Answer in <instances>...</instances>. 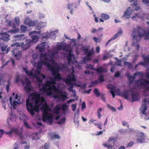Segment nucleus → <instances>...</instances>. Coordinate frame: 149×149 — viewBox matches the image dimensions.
<instances>
[{"label":"nucleus","mask_w":149,"mask_h":149,"mask_svg":"<svg viewBox=\"0 0 149 149\" xmlns=\"http://www.w3.org/2000/svg\"><path fill=\"white\" fill-rule=\"evenodd\" d=\"M144 65V63L140 62L135 65V68H136L139 65Z\"/></svg>","instance_id":"obj_59"},{"label":"nucleus","mask_w":149,"mask_h":149,"mask_svg":"<svg viewBox=\"0 0 149 149\" xmlns=\"http://www.w3.org/2000/svg\"><path fill=\"white\" fill-rule=\"evenodd\" d=\"M107 88L110 89L111 90H115L116 89L115 86L111 84H108L107 86Z\"/></svg>","instance_id":"obj_33"},{"label":"nucleus","mask_w":149,"mask_h":149,"mask_svg":"<svg viewBox=\"0 0 149 149\" xmlns=\"http://www.w3.org/2000/svg\"><path fill=\"white\" fill-rule=\"evenodd\" d=\"M124 64L129 67H130L132 66L131 64L130 63H129L127 62H124Z\"/></svg>","instance_id":"obj_51"},{"label":"nucleus","mask_w":149,"mask_h":149,"mask_svg":"<svg viewBox=\"0 0 149 149\" xmlns=\"http://www.w3.org/2000/svg\"><path fill=\"white\" fill-rule=\"evenodd\" d=\"M13 132H15L17 135H19V136L23 137L22 132L19 131L17 128L13 127L11 129V130L9 132L6 131L4 133L5 134L9 135L10 136H12V133Z\"/></svg>","instance_id":"obj_9"},{"label":"nucleus","mask_w":149,"mask_h":149,"mask_svg":"<svg viewBox=\"0 0 149 149\" xmlns=\"http://www.w3.org/2000/svg\"><path fill=\"white\" fill-rule=\"evenodd\" d=\"M32 57L33 59H36L38 58V56L37 54L34 53L32 55Z\"/></svg>","instance_id":"obj_63"},{"label":"nucleus","mask_w":149,"mask_h":149,"mask_svg":"<svg viewBox=\"0 0 149 149\" xmlns=\"http://www.w3.org/2000/svg\"><path fill=\"white\" fill-rule=\"evenodd\" d=\"M74 56L73 55L71 54V52H69L68 55L67 57V59L68 61V63L70 64L71 62L72 58Z\"/></svg>","instance_id":"obj_25"},{"label":"nucleus","mask_w":149,"mask_h":149,"mask_svg":"<svg viewBox=\"0 0 149 149\" xmlns=\"http://www.w3.org/2000/svg\"><path fill=\"white\" fill-rule=\"evenodd\" d=\"M31 99L29 98L26 101V108L31 115L33 116L35 114L34 111L38 112L39 111L38 105L40 101V94L37 93H33L31 94Z\"/></svg>","instance_id":"obj_1"},{"label":"nucleus","mask_w":149,"mask_h":149,"mask_svg":"<svg viewBox=\"0 0 149 149\" xmlns=\"http://www.w3.org/2000/svg\"><path fill=\"white\" fill-rule=\"evenodd\" d=\"M122 96L126 99H128L129 94L127 91H125L122 94Z\"/></svg>","instance_id":"obj_34"},{"label":"nucleus","mask_w":149,"mask_h":149,"mask_svg":"<svg viewBox=\"0 0 149 149\" xmlns=\"http://www.w3.org/2000/svg\"><path fill=\"white\" fill-rule=\"evenodd\" d=\"M115 90H111L110 93L112 94L113 98H114L115 96L114 91Z\"/></svg>","instance_id":"obj_64"},{"label":"nucleus","mask_w":149,"mask_h":149,"mask_svg":"<svg viewBox=\"0 0 149 149\" xmlns=\"http://www.w3.org/2000/svg\"><path fill=\"white\" fill-rule=\"evenodd\" d=\"M24 125L26 127L28 128L29 129H31V127L30 125L28 124L26 122V121H24Z\"/></svg>","instance_id":"obj_45"},{"label":"nucleus","mask_w":149,"mask_h":149,"mask_svg":"<svg viewBox=\"0 0 149 149\" xmlns=\"http://www.w3.org/2000/svg\"><path fill=\"white\" fill-rule=\"evenodd\" d=\"M24 23L29 26H34L37 24V20L32 21L29 17L26 18L24 21Z\"/></svg>","instance_id":"obj_10"},{"label":"nucleus","mask_w":149,"mask_h":149,"mask_svg":"<svg viewBox=\"0 0 149 149\" xmlns=\"http://www.w3.org/2000/svg\"><path fill=\"white\" fill-rule=\"evenodd\" d=\"M86 103L85 102H82L81 108V109L83 110L86 108Z\"/></svg>","instance_id":"obj_55"},{"label":"nucleus","mask_w":149,"mask_h":149,"mask_svg":"<svg viewBox=\"0 0 149 149\" xmlns=\"http://www.w3.org/2000/svg\"><path fill=\"white\" fill-rule=\"evenodd\" d=\"M45 42H43L41 43L40 44H38L36 47V49H38L39 51L41 52H44L45 45Z\"/></svg>","instance_id":"obj_19"},{"label":"nucleus","mask_w":149,"mask_h":149,"mask_svg":"<svg viewBox=\"0 0 149 149\" xmlns=\"http://www.w3.org/2000/svg\"><path fill=\"white\" fill-rule=\"evenodd\" d=\"M66 120L65 118H63L61 119L58 122V124L59 125H61L64 123Z\"/></svg>","instance_id":"obj_44"},{"label":"nucleus","mask_w":149,"mask_h":149,"mask_svg":"<svg viewBox=\"0 0 149 149\" xmlns=\"http://www.w3.org/2000/svg\"><path fill=\"white\" fill-rule=\"evenodd\" d=\"M136 84H139L141 87L144 86L143 88L146 91H149V81L144 80L143 78H139L138 80L135 81Z\"/></svg>","instance_id":"obj_5"},{"label":"nucleus","mask_w":149,"mask_h":149,"mask_svg":"<svg viewBox=\"0 0 149 149\" xmlns=\"http://www.w3.org/2000/svg\"><path fill=\"white\" fill-rule=\"evenodd\" d=\"M94 94L97 97H98L100 95V94L99 91V90L97 88H95L93 90Z\"/></svg>","instance_id":"obj_31"},{"label":"nucleus","mask_w":149,"mask_h":149,"mask_svg":"<svg viewBox=\"0 0 149 149\" xmlns=\"http://www.w3.org/2000/svg\"><path fill=\"white\" fill-rule=\"evenodd\" d=\"M21 82L23 85H25L24 89L26 92L29 93L32 90L31 83L29 79L26 78L24 81L22 80Z\"/></svg>","instance_id":"obj_6"},{"label":"nucleus","mask_w":149,"mask_h":149,"mask_svg":"<svg viewBox=\"0 0 149 149\" xmlns=\"http://www.w3.org/2000/svg\"><path fill=\"white\" fill-rule=\"evenodd\" d=\"M41 110L42 111H43L42 114L48 113V111H51L50 108L46 104H45L42 106Z\"/></svg>","instance_id":"obj_16"},{"label":"nucleus","mask_w":149,"mask_h":149,"mask_svg":"<svg viewBox=\"0 0 149 149\" xmlns=\"http://www.w3.org/2000/svg\"><path fill=\"white\" fill-rule=\"evenodd\" d=\"M137 35L139 38L144 36L145 40H149V30H146L139 26H138L136 29H133L132 36H133V38L135 39L137 38Z\"/></svg>","instance_id":"obj_4"},{"label":"nucleus","mask_w":149,"mask_h":149,"mask_svg":"<svg viewBox=\"0 0 149 149\" xmlns=\"http://www.w3.org/2000/svg\"><path fill=\"white\" fill-rule=\"evenodd\" d=\"M144 61L146 63H149V55L145 57L144 58Z\"/></svg>","instance_id":"obj_48"},{"label":"nucleus","mask_w":149,"mask_h":149,"mask_svg":"<svg viewBox=\"0 0 149 149\" xmlns=\"http://www.w3.org/2000/svg\"><path fill=\"white\" fill-rule=\"evenodd\" d=\"M10 85V81L9 80L7 82V84L6 86V90L7 92H8L9 90Z\"/></svg>","instance_id":"obj_49"},{"label":"nucleus","mask_w":149,"mask_h":149,"mask_svg":"<svg viewBox=\"0 0 149 149\" xmlns=\"http://www.w3.org/2000/svg\"><path fill=\"white\" fill-rule=\"evenodd\" d=\"M87 68L91 70H94L95 69L93 66L91 64H89L87 65Z\"/></svg>","instance_id":"obj_52"},{"label":"nucleus","mask_w":149,"mask_h":149,"mask_svg":"<svg viewBox=\"0 0 149 149\" xmlns=\"http://www.w3.org/2000/svg\"><path fill=\"white\" fill-rule=\"evenodd\" d=\"M51 138L52 140L54 139H59L60 138V136L57 134H54L52 136H51Z\"/></svg>","instance_id":"obj_36"},{"label":"nucleus","mask_w":149,"mask_h":149,"mask_svg":"<svg viewBox=\"0 0 149 149\" xmlns=\"http://www.w3.org/2000/svg\"><path fill=\"white\" fill-rule=\"evenodd\" d=\"M73 3H69L68 4V8L70 9L73 6Z\"/></svg>","instance_id":"obj_61"},{"label":"nucleus","mask_w":149,"mask_h":149,"mask_svg":"<svg viewBox=\"0 0 149 149\" xmlns=\"http://www.w3.org/2000/svg\"><path fill=\"white\" fill-rule=\"evenodd\" d=\"M143 16V15L141 14H140V13H136L135 14V16H133L132 17V19H133L134 20H136L135 19H134L135 18H136V17H138V18H142V17Z\"/></svg>","instance_id":"obj_29"},{"label":"nucleus","mask_w":149,"mask_h":149,"mask_svg":"<svg viewBox=\"0 0 149 149\" xmlns=\"http://www.w3.org/2000/svg\"><path fill=\"white\" fill-rule=\"evenodd\" d=\"M141 72H136V73H135L134 74V76H136L137 75H139V76H140L141 77H142V75H141Z\"/></svg>","instance_id":"obj_54"},{"label":"nucleus","mask_w":149,"mask_h":149,"mask_svg":"<svg viewBox=\"0 0 149 149\" xmlns=\"http://www.w3.org/2000/svg\"><path fill=\"white\" fill-rule=\"evenodd\" d=\"M48 55V61H47V62L51 61L52 63L54 64H55V61L53 59L52 57V55L50 56L49 54Z\"/></svg>","instance_id":"obj_32"},{"label":"nucleus","mask_w":149,"mask_h":149,"mask_svg":"<svg viewBox=\"0 0 149 149\" xmlns=\"http://www.w3.org/2000/svg\"><path fill=\"white\" fill-rule=\"evenodd\" d=\"M1 47V50L2 52H3L6 50V48H7V47H8V46L7 45H4L3 46H2Z\"/></svg>","instance_id":"obj_50"},{"label":"nucleus","mask_w":149,"mask_h":149,"mask_svg":"<svg viewBox=\"0 0 149 149\" xmlns=\"http://www.w3.org/2000/svg\"><path fill=\"white\" fill-rule=\"evenodd\" d=\"M21 31L23 32H24L27 30L26 26L24 25H22L20 26Z\"/></svg>","instance_id":"obj_41"},{"label":"nucleus","mask_w":149,"mask_h":149,"mask_svg":"<svg viewBox=\"0 0 149 149\" xmlns=\"http://www.w3.org/2000/svg\"><path fill=\"white\" fill-rule=\"evenodd\" d=\"M129 79V81L130 84H132L134 82L135 77L134 76H129L128 77Z\"/></svg>","instance_id":"obj_37"},{"label":"nucleus","mask_w":149,"mask_h":149,"mask_svg":"<svg viewBox=\"0 0 149 149\" xmlns=\"http://www.w3.org/2000/svg\"><path fill=\"white\" fill-rule=\"evenodd\" d=\"M72 107V110L74 111L75 110L76 107H77V104H72L71 105Z\"/></svg>","instance_id":"obj_53"},{"label":"nucleus","mask_w":149,"mask_h":149,"mask_svg":"<svg viewBox=\"0 0 149 149\" xmlns=\"http://www.w3.org/2000/svg\"><path fill=\"white\" fill-rule=\"evenodd\" d=\"M0 35L2 36L1 39L3 41H8L10 40V36L6 32L4 33H2Z\"/></svg>","instance_id":"obj_17"},{"label":"nucleus","mask_w":149,"mask_h":149,"mask_svg":"<svg viewBox=\"0 0 149 149\" xmlns=\"http://www.w3.org/2000/svg\"><path fill=\"white\" fill-rule=\"evenodd\" d=\"M107 107L109 108H110V109L113 111V112H114V111H116V109L114 107H111L109 105V104H107Z\"/></svg>","instance_id":"obj_47"},{"label":"nucleus","mask_w":149,"mask_h":149,"mask_svg":"<svg viewBox=\"0 0 149 149\" xmlns=\"http://www.w3.org/2000/svg\"><path fill=\"white\" fill-rule=\"evenodd\" d=\"M12 52V54L14 55L15 57L17 59H19L21 58V52L20 51H18L17 48H15L13 49Z\"/></svg>","instance_id":"obj_13"},{"label":"nucleus","mask_w":149,"mask_h":149,"mask_svg":"<svg viewBox=\"0 0 149 149\" xmlns=\"http://www.w3.org/2000/svg\"><path fill=\"white\" fill-rule=\"evenodd\" d=\"M143 101L145 103V106L143 107V109L142 111V113L143 114H144L145 113V112L146 111L147 109V107L146 106V102L147 101V99H145Z\"/></svg>","instance_id":"obj_35"},{"label":"nucleus","mask_w":149,"mask_h":149,"mask_svg":"<svg viewBox=\"0 0 149 149\" xmlns=\"http://www.w3.org/2000/svg\"><path fill=\"white\" fill-rule=\"evenodd\" d=\"M137 136L138 137V139L137 141L139 142H142V141L145 139V136L144 134L142 132H140L137 134Z\"/></svg>","instance_id":"obj_15"},{"label":"nucleus","mask_w":149,"mask_h":149,"mask_svg":"<svg viewBox=\"0 0 149 149\" xmlns=\"http://www.w3.org/2000/svg\"><path fill=\"white\" fill-rule=\"evenodd\" d=\"M49 148V145L47 143H45L44 146H41L40 148V149H48Z\"/></svg>","instance_id":"obj_38"},{"label":"nucleus","mask_w":149,"mask_h":149,"mask_svg":"<svg viewBox=\"0 0 149 149\" xmlns=\"http://www.w3.org/2000/svg\"><path fill=\"white\" fill-rule=\"evenodd\" d=\"M127 132L129 134H131L132 133L134 132V131L133 129L130 128L128 129Z\"/></svg>","instance_id":"obj_57"},{"label":"nucleus","mask_w":149,"mask_h":149,"mask_svg":"<svg viewBox=\"0 0 149 149\" xmlns=\"http://www.w3.org/2000/svg\"><path fill=\"white\" fill-rule=\"evenodd\" d=\"M13 29L9 31V32L11 34L15 33H17L19 30V29L17 28L15 25V24H13Z\"/></svg>","instance_id":"obj_23"},{"label":"nucleus","mask_w":149,"mask_h":149,"mask_svg":"<svg viewBox=\"0 0 149 149\" xmlns=\"http://www.w3.org/2000/svg\"><path fill=\"white\" fill-rule=\"evenodd\" d=\"M76 79L75 76L72 74V76L70 75H68L65 80V83L68 85H71L72 84V81H75Z\"/></svg>","instance_id":"obj_11"},{"label":"nucleus","mask_w":149,"mask_h":149,"mask_svg":"<svg viewBox=\"0 0 149 149\" xmlns=\"http://www.w3.org/2000/svg\"><path fill=\"white\" fill-rule=\"evenodd\" d=\"M94 70L97 73H101L102 72H106L107 70L102 67H100L99 68L94 69Z\"/></svg>","instance_id":"obj_22"},{"label":"nucleus","mask_w":149,"mask_h":149,"mask_svg":"<svg viewBox=\"0 0 149 149\" xmlns=\"http://www.w3.org/2000/svg\"><path fill=\"white\" fill-rule=\"evenodd\" d=\"M102 145L105 147L107 148L108 149H111L113 146L111 144L108 145L106 143H103Z\"/></svg>","instance_id":"obj_42"},{"label":"nucleus","mask_w":149,"mask_h":149,"mask_svg":"<svg viewBox=\"0 0 149 149\" xmlns=\"http://www.w3.org/2000/svg\"><path fill=\"white\" fill-rule=\"evenodd\" d=\"M130 7H128L127 10L125 12L123 15V17H125L127 19H129L130 18V16L131 14V13L130 11Z\"/></svg>","instance_id":"obj_21"},{"label":"nucleus","mask_w":149,"mask_h":149,"mask_svg":"<svg viewBox=\"0 0 149 149\" xmlns=\"http://www.w3.org/2000/svg\"><path fill=\"white\" fill-rule=\"evenodd\" d=\"M23 69L25 71L26 73L28 75L31 76L33 75V72L32 71L30 70H28L26 68H23Z\"/></svg>","instance_id":"obj_30"},{"label":"nucleus","mask_w":149,"mask_h":149,"mask_svg":"<svg viewBox=\"0 0 149 149\" xmlns=\"http://www.w3.org/2000/svg\"><path fill=\"white\" fill-rule=\"evenodd\" d=\"M4 134V131L3 130L0 129V138H1L2 136Z\"/></svg>","instance_id":"obj_60"},{"label":"nucleus","mask_w":149,"mask_h":149,"mask_svg":"<svg viewBox=\"0 0 149 149\" xmlns=\"http://www.w3.org/2000/svg\"><path fill=\"white\" fill-rule=\"evenodd\" d=\"M101 17H102L100 19V22H104L103 19L105 20H106L109 19L110 18L109 16L108 15L105 13H102L101 14Z\"/></svg>","instance_id":"obj_20"},{"label":"nucleus","mask_w":149,"mask_h":149,"mask_svg":"<svg viewBox=\"0 0 149 149\" xmlns=\"http://www.w3.org/2000/svg\"><path fill=\"white\" fill-rule=\"evenodd\" d=\"M98 79L100 82L104 81V80L103 76V75L100 76L99 77Z\"/></svg>","instance_id":"obj_46"},{"label":"nucleus","mask_w":149,"mask_h":149,"mask_svg":"<svg viewBox=\"0 0 149 149\" xmlns=\"http://www.w3.org/2000/svg\"><path fill=\"white\" fill-rule=\"evenodd\" d=\"M122 33V31L121 30L119 31L116 33L113 36L111 39L112 40L116 39L119 36L121 35Z\"/></svg>","instance_id":"obj_24"},{"label":"nucleus","mask_w":149,"mask_h":149,"mask_svg":"<svg viewBox=\"0 0 149 149\" xmlns=\"http://www.w3.org/2000/svg\"><path fill=\"white\" fill-rule=\"evenodd\" d=\"M68 105H67L66 103L63 104L61 107V109L64 111H65L68 108Z\"/></svg>","instance_id":"obj_40"},{"label":"nucleus","mask_w":149,"mask_h":149,"mask_svg":"<svg viewBox=\"0 0 149 149\" xmlns=\"http://www.w3.org/2000/svg\"><path fill=\"white\" fill-rule=\"evenodd\" d=\"M139 94L136 92H133L131 93V97L132 102L136 101L139 100Z\"/></svg>","instance_id":"obj_14"},{"label":"nucleus","mask_w":149,"mask_h":149,"mask_svg":"<svg viewBox=\"0 0 149 149\" xmlns=\"http://www.w3.org/2000/svg\"><path fill=\"white\" fill-rule=\"evenodd\" d=\"M58 53V50L55 51L54 50H53L52 51V56H54L55 55L57 54Z\"/></svg>","instance_id":"obj_56"},{"label":"nucleus","mask_w":149,"mask_h":149,"mask_svg":"<svg viewBox=\"0 0 149 149\" xmlns=\"http://www.w3.org/2000/svg\"><path fill=\"white\" fill-rule=\"evenodd\" d=\"M10 102L11 105L13 106V108L15 109L17 104H18V102L15 100L13 102H12V99L11 97H10L9 98Z\"/></svg>","instance_id":"obj_27"},{"label":"nucleus","mask_w":149,"mask_h":149,"mask_svg":"<svg viewBox=\"0 0 149 149\" xmlns=\"http://www.w3.org/2000/svg\"><path fill=\"white\" fill-rule=\"evenodd\" d=\"M40 33V31L36 32L35 31H31L29 32V35L31 37L32 39V44L33 42L35 43L37 42L39 39V37L37 34H38Z\"/></svg>","instance_id":"obj_7"},{"label":"nucleus","mask_w":149,"mask_h":149,"mask_svg":"<svg viewBox=\"0 0 149 149\" xmlns=\"http://www.w3.org/2000/svg\"><path fill=\"white\" fill-rule=\"evenodd\" d=\"M48 55L46 53H41L40 56V61L37 63L36 67L38 69L41 70L44 64L51 72L53 76H54L59 73L57 68H56L49 63L47 62L48 60Z\"/></svg>","instance_id":"obj_3"},{"label":"nucleus","mask_w":149,"mask_h":149,"mask_svg":"<svg viewBox=\"0 0 149 149\" xmlns=\"http://www.w3.org/2000/svg\"><path fill=\"white\" fill-rule=\"evenodd\" d=\"M61 108L59 105H57L54 109V113L57 114H58L59 113L60 110Z\"/></svg>","instance_id":"obj_28"},{"label":"nucleus","mask_w":149,"mask_h":149,"mask_svg":"<svg viewBox=\"0 0 149 149\" xmlns=\"http://www.w3.org/2000/svg\"><path fill=\"white\" fill-rule=\"evenodd\" d=\"M36 78L37 81L38 83H39L38 84V86L40 87L41 86H43L44 84H41L43 80L41 79L39 77L37 76H36Z\"/></svg>","instance_id":"obj_26"},{"label":"nucleus","mask_w":149,"mask_h":149,"mask_svg":"<svg viewBox=\"0 0 149 149\" xmlns=\"http://www.w3.org/2000/svg\"><path fill=\"white\" fill-rule=\"evenodd\" d=\"M93 40L96 43H97L100 42L99 40L96 37H93Z\"/></svg>","instance_id":"obj_58"},{"label":"nucleus","mask_w":149,"mask_h":149,"mask_svg":"<svg viewBox=\"0 0 149 149\" xmlns=\"http://www.w3.org/2000/svg\"><path fill=\"white\" fill-rule=\"evenodd\" d=\"M89 47L86 48L85 47H83V50L85 54H86L87 56H91L94 53V49L92 48L91 50L88 51Z\"/></svg>","instance_id":"obj_12"},{"label":"nucleus","mask_w":149,"mask_h":149,"mask_svg":"<svg viewBox=\"0 0 149 149\" xmlns=\"http://www.w3.org/2000/svg\"><path fill=\"white\" fill-rule=\"evenodd\" d=\"M53 116L52 114H48V113L42 114V120L44 122L48 121V123L51 125L53 121Z\"/></svg>","instance_id":"obj_8"},{"label":"nucleus","mask_w":149,"mask_h":149,"mask_svg":"<svg viewBox=\"0 0 149 149\" xmlns=\"http://www.w3.org/2000/svg\"><path fill=\"white\" fill-rule=\"evenodd\" d=\"M15 23L17 25H18L19 24V19L18 17H16L14 19Z\"/></svg>","instance_id":"obj_43"},{"label":"nucleus","mask_w":149,"mask_h":149,"mask_svg":"<svg viewBox=\"0 0 149 149\" xmlns=\"http://www.w3.org/2000/svg\"><path fill=\"white\" fill-rule=\"evenodd\" d=\"M142 2L144 4H146L149 3V0H142Z\"/></svg>","instance_id":"obj_62"},{"label":"nucleus","mask_w":149,"mask_h":149,"mask_svg":"<svg viewBox=\"0 0 149 149\" xmlns=\"http://www.w3.org/2000/svg\"><path fill=\"white\" fill-rule=\"evenodd\" d=\"M27 43L23 45L22 47V49L23 50H26L29 48L32 44V41L31 40H26Z\"/></svg>","instance_id":"obj_18"},{"label":"nucleus","mask_w":149,"mask_h":149,"mask_svg":"<svg viewBox=\"0 0 149 149\" xmlns=\"http://www.w3.org/2000/svg\"><path fill=\"white\" fill-rule=\"evenodd\" d=\"M57 49L58 50H65L66 49V48L64 46L59 45L57 46Z\"/></svg>","instance_id":"obj_39"},{"label":"nucleus","mask_w":149,"mask_h":149,"mask_svg":"<svg viewBox=\"0 0 149 149\" xmlns=\"http://www.w3.org/2000/svg\"><path fill=\"white\" fill-rule=\"evenodd\" d=\"M50 81H47L43 86L40 88V91L42 92L45 91H47V95H51L52 92H57L58 91V88L56 87L55 85L57 81H60L62 79V78L60 74L53 76L52 78H50Z\"/></svg>","instance_id":"obj_2"}]
</instances>
